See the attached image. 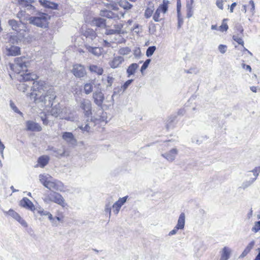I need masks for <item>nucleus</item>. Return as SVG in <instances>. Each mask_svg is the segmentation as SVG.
Listing matches in <instances>:
<instances>
[{
  "mask_svg": "<svg viewBox=\"0 0 260 260\" xmlns=\"http://www.w3.org/2000/svg\"><path fill=\"white\" fill-rule=\"evenodd\" d=\"M236 5H237L236 3H233L231 5V7H230V12L231 13H233V12L234 9L236 6Z\"/></svg>",
  "mask_w": 260,
  "mask_h": 260,
  "instance_id": "64",
  "label": "nucleus"
},
{
  "mask_svg": "<svg viewBox=\"0 0 260 260\" xmlns=\"http://www.w3.org/2000/svg\"><path fill=\"white\" fill-rule=\"evenodd\" d=\"M99 5L100 7L105 6L108 9H111L112 10L117 11L118 10V8L117 5L113 2H110L108 0H102L101 1H99Z\"/></svg>",
  "mask_w": 260,
  "mask_h": 260,
  "instance_id": "16",
  "label": "nucleus"
},
{
  "mask_svg": "<svg viewBox=\"0 0 260 260\" xmlns=\"http://www.w3.org/2000/svg\"><path fill=\"white\" fill-rule=\"evenodd\" d=\"M50 16L46 13H39L37 16L29 18L30 23L38 27L46 28L48 25Z\"/></svg>",
  "mask_w": 260,
  "mask_h": 260,
  "instance_id": "3",
  "label": "nucleus"
},
{
  "mask_svg": "<svg viewBox=\"0 0 260 260\" xmlns=\"http://www.w3.org/2000/svg\"><path fill=\"white\" fill-rule=\"evenodd\" d=\"M122 27L123 25L122 24H118L114 25V29L116 32L118 34L120 33Z\"/></svg>",
  "mask_w": 260,
  "mask_h": 260,
  "instance_id": "42",
  "label": "nucleus"
},
{
  "mask_svg": "<svg viewBox=\"0 0 260 260\" xmlns=\"http://www.w3.org/2000/svg\"><path fill=\"white\" fill-rule=\"evenodd\" d=\"M227 20V19H224L222 21V24L219 27V30L221 31H225L228 29V25L225 21Z\"/></svg>",
  "mask_w": 260,
  "mask_h": 260,
  "instance_id": "36",
  "label": "nucleus"
},
{
  "mask_svg": "<svg viewBox=\"0 0 260 260\" xmlns=\"http://www.w3.org/2000/svg\"><path fill=\"white\" fill-rule=\"evenodd\" d=\"M38 212L41 215L48 216L49 219L52 223L54 222V218H53L52 214L49 212H48L47 211H44L43 210L39 211Z\"/></svg>",
  "mask_w": 260,
  "mask_h": 260,
  "instance_id": "31",
  "label": "nucleus"
},
{
  "mask_svg": "<svg viewBox=\"0 0 260 260\" xmlns=\"http://www.w3.org/2000/svg\"><path fill=\"white\" fill-rule=\"evenodd\" d=\"M80 107L84 110L85 115L87 117H89V115L91 114V105L89 100L86 99L82 100L80 104Z\"/></svg>",
  "mask_w": 260,
  "mask_h": 260,
  "instance_id": "9",
  "label": "nucleus"
},
{
  "mask_svg": "<svg viewBox=\"0 0 260 260\" xmlns=\"http://www.w3.org/2000/svg\"><path fill=\"white\" fill-rule=\"evenodd\" d=\"M44 201L47 203L49 202H54L63 207L67 205L63 197L59 193L54 191L51 192L49 194L46 196Z\"/></svg>",
  "mask_w": 260,
  "mask_h": 260,
  "instance_id": "5",
  "label": "nucleus"
},
{
  "mask_svg": "<svg viewBox=\"0 0 260 260\" xmlns=\"http://www.w3.org/2000/svg\"><path fill=\"white\" fill-rule=\"evenodd\" d=\"M33 0H18V3L22 7L27 8V9H31L34 7L31 5Z\"/></svg>",
  "mask_w": 260,
  "mask_h": 260,
  "instance_id": "26",
  "label": "nucleus"
},
{
  "mask_svg": "<svg viewBox=\"0 0 260 260\" xmlns=\"http://www.w3.org/2000/svg\"><path fill=\"white\" fill-rule=\"evenodd\" d=\"M185 72L187 73H189V74H192V73L197 74L198 72V71L196 69H190L188 70L185 71Z\"/></svg>",
  "mask_w": 260,
  "mask_h": 260,
  "instance_id": "58",
  "label": "nucleus"
},
{
  "mask_svg": "<svg viewBox=\"0 0 260 260\" xmlns=\"http://www.w3.org/2000/svg\"><path fill=\"white\" fill-rule=\"evenodd\" d=\"M99 27H103L105 26V20L103 18H99Z\"/></svg>",
  "mask_w": 260,
  "mask_h": 260,
  "instance_id": "56",
  "label": "nucleus"
},
{
  "mask_svg": "<svg viewBox=\"0 0 260 260\" xmlns=\"http://www.w3.org/2000/svg\"><path fill=\"white\" fill-rule=\"evenodd\" d=\"M8 23L12 27V28L13 30H16L18 27V22L14 19L10 20Z\"/></svg>",
  "mask_w": 260,
  "mask_h": 260,
  "instance_id": "34",
  "label": "nucleus"
},
{
  "mask_svg": "<svg viewBox=\"0 0 260 260\" xmlns=\"http://www.w3.org/2000/svg\"><path fill=\"white\" fill-rule=\"evenodd\" d=\"M28 62L25 61V57H17L15 59L14 63H10L11 70L17 73L20 74L27 71Z\"/></svg>",
  "mask_w": 260,
  "mask_h": 260,
  "instance_id": "4",
  "label": "nucleus"
},
{
  "mask_svg": "<svg viewBox=\"0 0 260 260\" xmlns=\"http://www.w3.org/2000/svg\"><path fill=\"white\" fill-rule=\"evenodd\" d=\"M114 80V78L110 76H105L102 78V82L106 85L107 87L111 86Z\"/></svg>",
  "mask_w": 260,
  "mask_h": 260,
  "instance_id": "29",
  "label": "nucleus"
},
{
  "mask_svg": "<svg viewBox=\"0 0 260 260\" xmlns=\"http://www.w3.org/2000/svg\"><path fill=\"white\" fill-rule=\"evenodd\" d=\"M156 50V47L154 46H150L146 50V55L147 57H150L152 55L155 50Z\"/></svg>",
  "mask_w": 260,
  "mask_h": 260,
  "instance_id": "33",
  "label": "nucleus"
},
{
  "mask_svg": "<svg viewBox=\"0 0 260 260\" xmlns=\"http://www.w3.org/2000/svg\"><path fill=\"white\" fill-rule=\"evenodd\" d=\"M52 150L53 152L54 155L57 157L68 156L69 155V153L66 151L64 146H62L60 148H52Z\"/></svg>",
  "mask_w": 260,
  "mask_h": 260,
  "instance_id": "14",
  "label": "nucleus"
},
{
  "mask_svg": "<svg viewBox=\"0 0 260 260\" xmlns=\"http://www.w3.org/2000/svg\"><path fill=\"white\" fill-rule=\"evenodd\" d=\"M34 90L31 95L34 96L36 103L42 102L45 107H51L53 101L56 98L55 92L52 88L47 89L46 83L44 81L34 82Z\"/></svg>",
  "mask_w": 260,
  "mask_h": 260,
  "instance_id": "1",
  "label": "nucleus"
},
{
  "mask_svg": "<svg viewBox=\"0 0 260 260\" xmlns=\"http://www.w3.org/2000/svg\"><path fill=\"white\" fill-rule=\"evenodd\" d=\"M169 3V1L163 0V3L160 5L157 9L153 17V20L155 22H159L163 18L164 14L168 11Z\"/></svg>",
  "mask_w": 260,
  "mask_h": 260,
  "instance_id": "6",
  "label": "nucleus"
},
{
  "mask_svg": "<svg viewBox=\"0 0 260 260\" xmlns=\"http://www.w3.org/2000/svg\"><path fill=\"white\" fill-rule=\"evenodd\" d=\"M105 212L109 214V219H110L111 215V207L110 206H106Z\"/></svg>",
  "mask_w": 260,
  "mask_h": 260,
  "instance_id": "59",
  "label": "nucleus"
},
{
  "mask_svg": "<svg viewBox=\"0 0 260 260\" xmlns=\"http://www.w3.org/2000/svg\"><path fill=\"white\" fill-rule=\"evenodd\" d=\"M249 5H251V9H250V11L252 13V14H254V12H255V5H254V2L252 1V0H250L249 1Z\"/></svg>",
  "mask_w": 260,
  "mask_h": 260,
  "instance_id": "51",
  "label": "nucleus"
},
{
  "mask_svg": "<svg viewBox=\"0 0 260 260\" xmlns=\"http://www.w3.org/2000/svg\"><path fill=\"white\" fill-rule=\"evenodd\" d=\"M7 214L18 221L23 226L25 227L27 226L26 222L23 219H22L20 216L13 210H9V211L7 212Z\"/></svg>",
  "mask_w": 260,
  "mask_h": 260,
  "instance_id": "15",
  "label": "nucleus"
},
{
  "mask_svg": "<svg viewBox=\"0 0 260 260\" xmlns=\"http://www.w3.org/2000/svg\"><path fill=\"white\" fill-rule=\"evenodd\" d=\"M254 245V241H251L249 244L247 246L246 248H248L249 250H251L253 248Z\"/></svg>",
  "mask_w": 260,
  "mask_h": 260,
  "instance_id": "61",
  "label": "nucleus"
},
{
  "mask_svg": "<svg viewBox=\"0 0 260 260\" xmlns=\"http://www.w3.org/2000/svg\"><path fill=\"white\" fill-rule=\"evenodd\" d=\"M178 230H180V229H176V226H175L174 229L169 232V236H173L174 235H175L177 233V231Z\"/></svg>",
  "mask_w": 260,
  "mask_h": 260,
  "instance_id": "57",
  "label": "nucleus"
},
{
  "mask_svg": "<svg viewBox=\"0 0 260 260\" xmlns=\"http://www.w3.org/2000/svg\"><path fill=\"white\" fill-rule=\"evenodd\" d=\"M154 7L152 6V8H147L145 12V16L146 18H150L153 13L154 9Z\"/></svg>",
  "mask_w": 260,
  "mask_h": 260,
  "instance_id": "35",
  "label": "nucleus"
},
{
  "mask_svg": "<svg viewBox=\"0 0 260 260\" xmlns=\"http://www.w3.org/2000/svg\"><path fill=\"white\" fill-rule=\"evenodd\" d=\"M89 71L92 73H97L98 67L95 65H91L89 67Z\"/></svg>",
  "mask_w": 260,
  "mask_h": 260,
  "instance_id": "49",
  "label": "nucleus"
},
{
  "mask_svg": "<svg viewBox=\"0 0 260 260\" xmlns=\"http://www.w3.org/2000/svg\"><path fill=\"white\" fill-rule=\"evenodd\" d=\"M107 109V106L105 105H101V109L99 108V114H101L100 116V118H99V121H100L101 122H105V123L107 122V114L106 112H105L103 111Z\"/></svg>",
  "mask_w": 260,
  "mask_h": 260,
  "instance_id": "20",
  "label": "nucleus"
},
{
  "mask_svg": "<svg viewBox=\"0 0 260 260\" xmlns=\"http://www.w3.org/2000/svg\"><path fill=\"white\" fill-rule=\"evenodd\" d=\"M224 1L223 0H216V4L217 7L223 10V3Z\"/></svg>",
  "mask_w": 260,
  "mask_h": 260,
  "instance_id": "46",
  "label": "nucleus"
},
{
  "mask_svg": "<svg viewBox=\"0 0 260 260\" xmlns=\"http://www.w3.org/2000/svg\"><path fill=\"white\" fill-rule=\"evenodd\" d=\"M232 250L228 247H224L221 251L220 260H228L231 255Z\"/></svg>",
  "mask_w": 260,
  "mask_h": 260,
  "instance_id": "22",
  "label": "nucleus"
},
{
  "mask_svg": "<svg viewBox=\"0 0 260 260\" xmlns=\"http://www.w3.org/2000/svg\"><path fill=\"white\" fill-rule=\"evenodd\" d=\"M259 230H260V221L256 222L252 229V231L255 233L257 232Z\"/></svg>",
  "mask_w": 260,
  "mask_h": 260,
  "instance_id": "40",
  "label": "nucleus"
},
{
  "mask_svg": "<svg viewBox=\"0 0 260 260\" xmlns=\"http://www.w3.org/2000/svg\"><path fill=\"white\" fill-rule=\"evenodd\" d=\"M49 157L46 155H43L40 157L38 160V162L42 168H44L48 163Z\"/></svg>",
  "mask_w": 260,
  "mask_h": 260,
  "instance_id": "27",
  "label": "nucleus"
},
{
  "mask_svg": "<svg viewBox=\"0 0 260 260\" xmlns=\"http://www.w3.org/2000/svg\"><path fill=\"white\" fill-rule=\"evenodd\" d=\"M26 129L29 131L40 132L42 130L41 126L38 123L31 120L26 122Z\"/></svg>",
  "mask_w": 260,
  "mask_h": 260,
  "instance_id": "11",
  "label": "nucleus"
},
{
  "mask_svg": "<svg viewBox=\"0 0 260 260\" xmlns=\"http://www.w3.org/2000/svg\"><path fill=\"white\" fill-rule=\"evenodd\" d=\"M139 66L137 63H133L131 64L127 68L126 73L127 74V77H130L132 75H134L136 71L138 68Z\"/></svg>",
  "mask_w": 260,
  "mask_h": 260,
  "instance_id": "25",
  "label": "nucleus"
},
{
  "mask_svg": "<svg viewBox=\"0 0 260 260\" xmlns=\"http://www.w3.org/2000/svg\"><path fill=\"white\" fill-rule=\"evenodd\" d=\"M131 52V50L128 47L121 48L119 50V53L121 55H127Z\"/></svg>",
  "mask_w": 260,
  "mask_h": 260,
  "instance_id": "37",
  "label": "nucleus"
},
{
  "mask_svg": "<svg viewBox=\"0 0 260 260\" xmlns=\"http://www.w3.org/2000/svg\"><path fill=\"white\" fill-rule=\"evenodd\" d=\"M193 2V0H187L186 3V9H192Z\"/></svg>",
  "mask_w": 260,
  "mask_h": 260,
  "instance_id": "52",
  "label": "nucleus"
},
{
  "mask_svg": "<svg viewBox=\"0 0 260 260\" xmlns=\"http://www.w3.org/2000/svg\"><path fill=\"white\" fill-rule=\"evenodd\" d=\"M20 205L23 208L34 211L35 207L32 202L27 198H23L20 202Z\"/></svg>",
  "mask_w": 260,
  "mask_h": 260,
  "instance_id": "13",
  "label": "nucleus"
},
{
  "mask_svg": "<svg viewBox=\"0 0 260 260\" xmlns=\"http://www.w3.org/2000/svg\"><path fill=\"white\" fill-rule=\"evenodd\" d=\"M86 93L88 94L92 91V85L90 84H86L84 86Z\"/></svg>",
  "mask_w": 260,
  "mask_h": 260,
  "instance_id": "41",
  "label": "nucleus"
},
{
  "mask_svg": "<svg viewBox=\"0 0 260 260\" xmlns=\"http://www.w3.org/2000/svg\"><path fill=\"white\" fill-rule=\"evenodd\" d=\"M250 251V250L248 249V248H246L244 249V250L243 251L242 254L239 256L240 258H242L245 257L249 252Z\"/></svg>",
  "mask_w": 260,
  "mask_h": 260,
  "instance_id": "55",
  "label": "nucleus"
},
{
  "mask_svg": "<svg viewBox=\"0 0 260 260\" xmlns=\"http://www.w3.org/2000/svg\"><path fill=\"white\" fill-rule=\"evenodd\" d=\"M127 198V196H125L119 198V200L113 205V211L115 214L117 215L118 213L121 206L126 202Z\"/></svg>",
  "mask_w": 260,
  "mask_h": 260,
  "instance_id": "10",
  "label": "nucleus"
},
{
  "mask_svg": "<svg viewBox=\"0 0 260 260\" xmlns=\"http://www.w3.org/2000/svg\"><path fill=\"white\" fill-rule=\"evenodd\" d=\"M50 113L51 115L55 117H59L61 119H66V118L62 115V110L59 104L55 105L52 108Z\"/></svg>",
  "mask_w": 260,
  "mask_h": 260,
  "instance_id": "17",
  "label": "nucleus"
},
{
  "mask_svg": "<svg viewBox=\"0 0 260 260\" xmlns=\"http://www.w3.org/2000/svg\"><path fill=\"white\" fill-rule=\"evenodd\" d=\"M124 61V58L121 56L114 57L112 60L109 62L110 67L113 69H115Z\"/></svg>",
  "mask_w": 260,
  "mask_h": 260,
  "instance_id": "19",
  "label": "nucleus"
},
{
  "mask_svg": "<svg viewBox=\"0 0 260 260\" xmlns=\"http://www.w3.org/2000/svg\"><path fill=\"white\" fill-rule=\"evenodd\" d=\"M72 73L75 77L78 78L83 77L86 74L84 67L80 64L74 65Z\"/></svg>",
  "mask_w": 260,
  "mask_h": 260,
  "instance_id": "7",
  "label": "nucleus"
},
{
  "mask_svg": "<svg viewBox=\"0 0 260 260\" xmlns=\"http://www.w3.org/2000/svg\"><path fill=\"white\" fill-rule=\"evenodd\" d=\"M187 17L188 18L191 17L193 14L192 9H187Z\"/></svg>",
  "mask_w": 260,
  "mask_h": 260,
  "instance_id": "60",
  "label": "nucleus"
},
{
  "mask_svg": "<svg viewBox=\"0 0 260 260\" xmlns=\"http://www.w3.org/2000/svg\"><path fill=\"white\" fill-rule=\"evenodd\" d=\"M107 35H112V34H117L115 30V29H109L108 30H107V31L105 32Z\"/></svg>",
  "mask_w": 260,
  "mask_h": 260,
  "instance_id": "63",
  "label": "nucleus"
},
{
  "mask_svg": "<svg viewBox=\"0 0 260 260\" xmlns=\"http://www.w3.org/2000/svg\"><path fill=\"white\" fill-rule=\"evenodd\" d=\"M62 138L64 141H66L67 143L69 144L73 145L76 143V140L72 133H63L62 134Z\"/></svg>",
  "mask_w": 260,
  "mask_h": 260,
  "instance_id": "18",
  "label": "nucleus"
},
{
  "mask_svg": "<svg viewBox=\"0 0 260 260\" xmlns=\"http://www.w3.org/2000/svg\"><path fill=\"white\" fill-rule=\"evenodd\" d=\"M41 118L42 120L43 121V123L45 125H47L49 123V120L48 119V116L45 114L41 116Z\"/></svg>",
  "mask_w": 260,
  "mask_h": 260,
  "instance_id": "45",
  "label": "nucleus"
},
{
  "mask_svg": "<svg viewBox=\"0 0 260 260\" xmlns=\"http://www.w3.org/2000/svg\"><path fill=\"white\" fill-rule=\"evenodd\" d=\"M39 179L41 182L50 190L61 191L63 189V184L60 181L54 179L48 174H41L39 175Z\"/></svg>",
  "mask_w": 260,
  "mask_h": 260,
  "instance_id": "2",
  "label": "nucleus"
},
{
  "mask_svg": "<svg viewBox=\"0 0 260 260\" xmlns=\"http://www.w3.org/2000/svg\"><path fill=\"white\" fill-rule=\"evenodd\" d=\"M87 49H88L89 52L92 53V54H93L94 55L96 54V50L97 49L96 47H92L88 46L87 47Z\"/></svg>",
  "mask_w": 260,
  "mask_h": 260,
  "instance_id": "48",
  "label": "nucleus"
},
{
  "mask_svg": "<svg viewBox=\"0 0 260 260\" xmlns=\"http://www.w3.org/2000/svg\"><path fill=\"white\" fill-rule=\"evenodd\" d=\"M254 181H253V180H251L250 181H246V182H244L242 185L243 187L244 188H245L248 187L251 184H252Z\"/></svg>",
  "mask_w": 260,
  "mask_h": 260,
  "instance_id": "53",
  "label": "nucleus"
},
{
  "mask_svg": "<svg viewBox=\"0 0 260 260\" xmlns=\"http://www.w3.org/2000/svg\"><path fill=\"white\" fill-rule=\"evenodd\" d=\"M178 154V149L176 148H174L165 153L161 154V156L169 162H173L175 159Z\"/></svg>",
  "mask_w": 260,
  "mask_h": 260,
  "instance_id": "8",
  "label": "nucleus"
},
{
  "mask_svg": "<svg viewBox=\"0 0 260 260\" xmlns=\"http://www.w3.org/2000/svg\"><path fill=\"white\" fill-rule=\"evenodd\" d=\"M185 222V215L184 213H181L177 221V223L175 226L176 229H179L180 230H183L184 228Z\"/></svg>",
  "mask_w": 260,
  "mask_h": 260,
  "instance_id": "23",
  "label": "nucleus"
},
{
  "mask_svg": "<svg viewBox=\"0 0 260 260\" xmlns=\"http://www.w3.org/2000/svg\"><path fill=\"white\" fill-rule=\"evenodd\" d=\"M150 61L151 60L150 59H148L144 62L141 68V72L142 73L147 68Z\"/></svg>",
  "mask_w": 260,
  "mask_h": 260,
  "instance_id": "39",
  "label": "nucleus"
},
{
  "mask_svg": "<svg viewBox=\"0 0 260 260\" xmlns=\"http://www.w3.org/2000/svg\"><path fill=\"white\" fill-rule=\"evenodd\" d=\"M250 172L253 173V176H254V178L252 180L255 181L257 179V177L260 173V166L255 167L252 171H250Z\"/></svg>",
  "mask_w": 260,
  "mask_h": 260,
  "instance_id": "32",
  "label": "nucleus"
},
{
  "mask_svg": "<svg viewBox=\"0 0 260 260\" xmlns=\"http://www.w3.org/2000/svg\"><path fill=\"white\" fill-rule=\"evenodd\" d=\"M111 9H105V10H101L100 11V15L103 17H106L108 18H114L118 17L117 14H114L111 11Z\"/></svg>",
  "mask_w": 260,
  "mask_h": 260,
  "instance_id": "21",
  "label": "nucleus"
},
{
  "mask_svg": "<svg viewBox=\"0 0 260 260\" xmlns=\"http://www.w3.org/2000/svg\"><path fill=\"white\" fill-rule=\"evenodd\" d=\"M227 46L224 45H220L218 46L219 51L222 54L226 51Z\"/></svg>",
  "mask_w": 260,
  "mask_h": 260,
  "instance_id": "43",
  "label": "nucleus"
},
{
  "mask_svg": "<svg viewBox=\"0 0 260 260\" xmlns=\"http://www.w3.org/2000/svg\"><path fill=\"white\" fill-rule=\"evenodd\" d=\"M133 81V80L132 79L128 80L127 81H126L124 83V84L123 85V86L121 87V88L123 89V90H125L128 87V86L132 83Z\"/></svg>",
  "mask_w": 260,
  "mask_h": 260,
  "instance_id": "44",
  "label": "nucleus"
},
{
  "mask_svg": "<svg viewBox=\"0 0 260 260\" xmlns=\"http://www.w3.org/2000/svg\"><path fill=\"white\" fill-rule=\"evenodd\" d=\"M242 67L244 68V69H245L246 70L249 71V72H251V68L250 66L249 65H246L244 63H243L242 64Z\"/></svg>",
  "mask_w": 260,
  "mask_h": 260,
  "instance_id": "62",
  "label": "nucleus"
},
{
  "mask_svg": "<svg viewBox=\"0 0 260 260\" xmlns=\"http://www.w3.org/2000/svg\"><path fill=\"white\" fill-rule=\"evenodd\" d=\"M181 4L180 0H177V11L178 17H180V9H181Z\"/></svg>",
  "mask_w": 260,
  "mask_h": 260,
  "instance_id": "47",
  "label": "nucleus"
},
{
  "mask_svg": "<svg viewBox=\"0 0 260 260\" xmlns=\"http://www.w3.org/2000/svg\"><path fill=\"white\" fill-rule=\"evenodd\" d=\"M97 119L96 118L93 119L92 117L89 118L88 117V119H86L87 123L86 124L85 126H81L80 128L83 131L86 132H90V129L95 126L96 124Z\"/></svg>",
  "mask_w": 260,
  "mask_h": 260,
  "instance_id": "12",
  "label": "nucleus"
},
{
  "mask_svg": "<svg viewBox=\"0 0 260 260\" xmlns=\"http://www.w3.org/2000/svg\"><path fill=\"white\" fill-rule=\"evenodd\" d=\"M20 54V48L16 46H12L8 49V54L11 56H16Z\"/></svg>",
  "mask_w": 260,
  "mask_h": 260,
  "instance_id": "28",
  "label": "nucleus"
},
{
  "mask_svg": "<svg viewBox=\"0 0 260 260\" xmlns=\"http://www.w3.org/2000/svg\"><path fill=\"white\" fill-rule=\"evenodd\" d=\"M39 2L45 8L51 9H57L58 5L56 3H54L46 0H39Z\"/></svg>",
  "mask_w": 260,
  "mask_h": 260,
  "instance_id": "24",
  "label": "nucleus"
},
{
  "mask_svg": "<svg viewBox=\"0 0 260 260\" xmlns=\"http://www.w3.org/2000/svg\"><path fill=\"white\" fill-rule=\"evenodd\" d=\"M34 76V75H31L29 74H26L23 77V79H24V80L25 81H28V80H34V78H33L32 76Z\"/></svg>",
  "mask_w": 260,
  "mask_h": 260,
  "instance_id": "54",
  "label": "nucleus"
},
{
  "mask_svg": "<svg viewBox=\"0 0 260 260\" xmlns=\"http://www.w3.org/2000/svg\"><path fill=\"white\" fill-rule=\"evenodd\" d=\"M233 40L234 41L237 42L239 44H240V45H242V46H243V45H244V41L241 38L238 37V36L234 35L233 37Z\"/></svg>",
  "mask_w": 260,
  "mask_h": 260,
  "instance_id": "38",
  "label": "nucleus"
},
{
  "mask_svg": "<svg viewBox=\"0 0 260 260\" xmlns=\"http://www.w3.org/2000/svg\"><path fill=\"white\" fill-rule=\"evenodd\" d=\"M10 106H11V108L14 111V112H15L16 113H20V114H22V113L19 111L18 109L17 108V107L15 106V105L13 103L11 102L10 103Z\"/></svg>",
  "mask_w": 260,
  "mask_h": 260,
  "instance_id": "50",
  "label": "nucleus"
},
{
  "mask_svg": "<svg viewBox=\"0 0 260 260\" xmlns=\"http://www.w3.org/2000/svg\"><path fill=\"white\" fill-rule=\"evenodd\" d=\"M119 5L122 8L125 10L130 9L132 7V5L130 4L126 1H120L118 3Z\"/></svg>",
  "mask_w": 260,
  "mask_h": 260,
  "instance_id": "30",
  "label": "nucleus"
}]
</instances>
